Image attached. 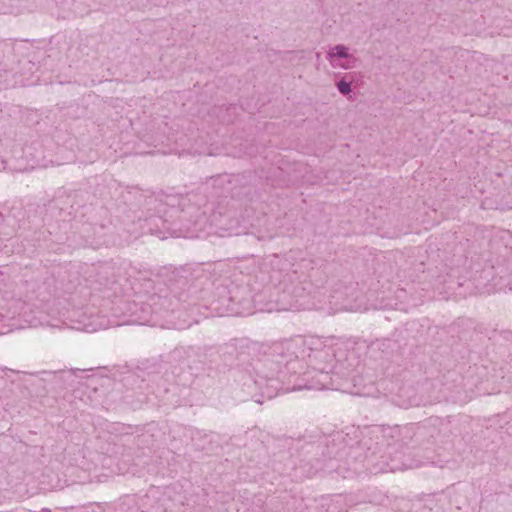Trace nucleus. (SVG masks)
<instances>
[{
  "label": "nucleus",
  "instance_id": "f257e3e1",
  "mask_svg": "<svg viewBox=\"0 0 512 512\" xmlns=\"http://www.w3.org/2000/svg\"><path fill=\"white\" fill-rule=\"evenodd\" d=\"M273 359L258 361L253 367L251 382L263 393L271 395L276 388V376L284 366L289 372H301L304 364L319 372V379L307 389L323 390L329 387V372L338 369L335 349L317 337L296 336L273 346Z\"/></svg>",
  "mask_w": 512,
  "mask_h": 512
},
{
  "label": "nucleus",
  "instance_id": "f03ea898",
  "mask_svg": "<svg viewBox=\"0 0 512 512\" xmlns=\"http://www.w3.org/2000/svg\"><path fill=\"white\" fill-rule=\"evenodd\" d=\"M19 317L29 327L55 326L50 323L41 311L34 310L21 299L14 298L10 294L0 295V320H13Z\"/></svg>",
  "mask_w": 512,
  "mask_h": 512
},
{
  "label": "nucleus",
  "instance_id": "7ed1b4c3",
  "mask_svg": "<svg viewBox=\"0 0 512 512\" xmlns=\"http://www.w3.org/2000/svg\"><path fill=\"white\" fill-rule=\"evenodd\" d=\"M278 289L280 294L276 305L269 311H299L311 308L305 288L300 283H296L292 276H286Z\"/></svg>",
  "mask_w": 512,
  "mask_h": 512
},
{
  "label": "nucleus",
  "instance_id": "20e7f679",
  "mask_svg": "<svg viewBox=\"0 0 512 512\" xmlns=\"http://www.w3.org/2000/svg\"><path fill=\"white\" fill-rule=\"evenodd\" d=\"M326 60L335 70H352L360 64L356 51L344 44L329 47L326 52Z\"/></svg>",
  "mask_w": 512,
  "mask_h": 512
},
{
  "label": "nucleus",
  "instance_id": "39448f33",
  "mask_svg": "<svg viewBox=\"0 0 512 512\" xmlns=\"http://www.w3.org/2000/svg\"><path fill=\"white\" fill-rule=\"evenodd\" d=\"M387 458L383 461L387 466L385 469L382 468L383 471H391L395 472L398 470H404L407 468H412V464H407L402 462L403 452L398 451L395 445H387Z\"/></svg>",
  "mask_w": 512,
  "mask_h": 512
},
{
  "label": "nucleus",
  "instance_id": "423d86ee",
  "mask_svg": "<svg viewBox=\"0 0 512 512\" xmlns=\"http://www.w3.org/2000/svg\"><path fill=\"white\" fill-rule=\"evenodd\" d=\"M107 327L106 324L99 322L96 323L94 320H90V318L83 315L82 319L77 320V324L73 326V328L78 330H84L87 332H94L98 329H105Z\"/></svg>",
  "mask_w": 512,
  "mask_h": 512
},
{
  "label": "nucleus",
  "instance_id": "0eeeda50",
  "mask_svg": "<svg viewBox=\"0 0 512 512\" xmlns=\"http://www.w3.org/2000/svg\"><path fill=\"white\" fill-rule=\"evenodd\" d=\"M32 150L33 148L31 146H27L24 148L23 154L27 160L28 165L31 168H34L36 165L40 164L41 159L43 158V151L40 146L35 149V153H32Z\"/></svg>",
  "mask_w": 512,
  "mask_h": 512
},
{
  "label": "nucleus",
  "instance_id": "6e6552de",
  "mask_svg": "<svg viewBox=\"0 0 512 512\" xmlns=\"http://www.w3.org/2000/svg\"><path fill=\"white\" fill-rule=\"evenodd\" d=\"M355 292V297L353 299H350V297H347L343 303L341 304L340 309L346 310V311H359L364 308L362 302H358V296L359 293L357 291Z\"/></svg>",
  "mask_w": 512,
  "mask_h": 512
},
{
  "label": "nucleus",
  "instance_id": "1a4fd4ad",
  "mask_svg": "<svg viewBox=\"0 0 512 512\" xmlns=\"http://www.w3.org/2000/svg\"><path fill=\"white\" fill-rule=\"evenodd\" d=\"M338 91L347 96L352 92V77L350 74L344 75L339 81L336 82Z\"/></svg>",
  "mask_w": 512,
  "mask_h": 512
},
{
  "label": "nucleus",
  "instance_id": "9d476101",
  "mask_svg": "<svg viewBox=\"0 0 512 512\" xmlns=\"http://www.w3.org/2000/svg\"><path fill=\"white\" fill-rule=\"evenodd\" d=\"M7 169V163L3 158H0V171Z\"/></svg>",
  "mask_w": 512,
  "mask_h": 512
},
{
  "label": "nucleus",
  "instance_id": "9b49d317",
  "mask_svg": "<svg viewBox=\"0 0 512 512\" xmlns=\"http://www.w3.org/2000/svg\"><path fill=\"white\" fill-rule=\"evenodd\" d=\"M13 326H14V327H20V328L24 327V326H23V325H21V324H13Z\"/></svg>",
  "mask_w": 512,
  "mask_h": 512
},
{
  "label": "nucleus",
  "instance_id": "f8f14e48",
  "mask_svg": "<svg viewBox=\"0 0 512 512\" xmlns=\"http://www.w3.org/2000/svg\"><path fill=\"white\" fill-rule=\"evenodd\" d=\"M509 289L512 290V284L509 286Z\"/></svg>",
  "mask_w": 512,
  "mask_h": 512
},
{
  "label": "nucleus",
  "instance_id": "ddd939ff",
  "mask_svg": "<svg viewBox=\"0 0 512 512\" xmlns=\"http://www.w3.org/2000/svg\"><path fill=\"white\" fill-rule=\"evenodd\" d=\"M0 333H2V331L0 330Z\"/></svg>",
  "mask_w": 512,
  "mask_h": 512
}]
</instances>
